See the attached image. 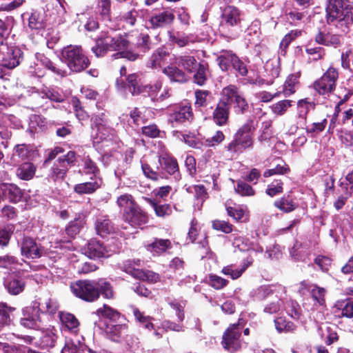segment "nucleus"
<instances>
[{"label":"nucleus","mask_w":353,"mask_h":353,"mask_svg":"<svg viewBox=\"0 0 353 353\" xmlns=\"http://www.w3.org/2000/svg\"><path fill=\"white\" fill-rule=\"evenodd\" d=\"M325 20L345 32L353 24V6L349 0H326Z\"/></svg>","instance_id":"f257e3e1"},{"label":"nucleus","mask_w":353,"mask_h":353,"mask_svg":"<svg viewBox=\"0 0 353 353\" xmlns=\"http://www.w3.org/2000/svg\"><path fill=\"white\" fill-rule=\"evenodd\" d=\"M117 205L123 208L122 219L134 228H141L149 221V214L143 209L130 194H123L117 197Z\"/></svg>","instance_id":"f03ea898"},{"label":"nucleus","mask_w":353,"mask_h":353,"mask_svg":"<svg viewBox=\"0 0 353 353\" xmlns=\"http://www.w3.org/2000/svg\"><path fill=\"white\" fill-rule=\"evenodd\" d=\"M94 42L91 51L97 57H103L108 52L128 49L130 46L126 35L116 34L114 30H102Z\"/></svg>","instance_id":"7ed1b4c3"},{"label":"nucleus","mask_w":353,"mask_h":353,"mask_svg":"<svg viewBox=\"0 0 353 353\" xmlns=\"http://www.w3.org/2000/svg\"><path fill=\"white\" fill-rule=\"evenodd\" d=\"M61 61L74 73H80L90 65V61L81 46L68 45L61 50Z\"/></svg>","instance_id":"20e7f679"},{"label":"nucleus","mask_w":353,"mask_h":353,"mask_svg":"<svg viewBox=\"0 0 353 353\" xmlns=\"http://www.w3.org/2000/svg\"><path fill=\"white\" fill-rule=\"evenodd\" d=\"M245 325V321L240 318L237 323L230 324L224 331L221 345L230 353H236L241 349V333Z\"/></svg>","instance_id":"39448f33"},{"label":"nucleus","mask_w":353,"mask_h":353,"mask_svg":"<svg viewBox=\"0 0 353 353\" xmlns=\"http://www.w3.org/2000/svg\"><path fill=\"white\" fill-rule=\"evenodd\" d=\"M221 94L228 103L230 109L232 108L236 114L243 115L248 112L250 109L248 101L237 85L230 84L224 87Z\"/></svg>","instance_id":"423d86ee"},{"label":"nucleus","mask_w":353,"mask_h":353,"mask_svg":"<svg viewBox=\"0 0 353 353\" xmlns=\"http://www.w3.org/2000/svg\"><path fill=\"white\" fill-rule=\"evenodd\" d=\"M70 287L75 296L85 302L92 303L99 299L96 280H78L71 283Z\"/></svg>","instance_id":"0eeeda50"},{"label":"nucleus","mask_w":353,"mask_h":353,"mask_svg":"<svg viewBox=\"0 0 353 353\" xmlns=\"http://www.w3.org/2000/svg\"><path fill=\"white\" fill-rule=\"evenodd\" d=\"M339 70L330 65L323 74L314 82V89L321 95L329 96L336 87Z\"/></svg>","instance_id":"6e6552de"},{"label":"nucleus","mask_w":353,"mask_h":353,"mask_svg":"<svg viewBox=\"0 0 353 353\" xmlns=\"http://www.w3.org/2000/svg\"><path fill=\"white\" fill-rule=\"evenodd\" d=\"M43 314L37 303L32 305L26 307L23 310V317L20 319V324L28 329L40 330L44 326L41 314Z\"/></svg>","instance_id":"1a4fd4ad"},{"label":"nucleus","mask_w":353,"mask_h":353,"mask_svg":"<svg viewBox=\"0 0 353 353\" xmlns=\"http://www.w3.org/2000/svg\"><path fill=\"white\" fill-rule=\"evenodd\" d=\"M18 244L20 246L21 256L26 259H39L43 254V247L30 236L23 235Z\"/></svg>","instance_id":"9d476101"},{"label":"nucleus","mask_w":353,"mask_h":353,"mask_svg":"<svg viewBox=\"0 0 353 353\" xmlns=\"http://www.w3.org/2000/svg\"><path fill=\"white\" fill-rule=\"evenodd\" d=\"M115 85L119 90H125L128 91L132 97H138L142 94L143 83L141 75L139 73L134 72L129 74L126 80L117 79Z\"/></svg>","instance_id":"9b49d317"},{"label":"nucleus","mask_w":353,"mask_h":353,"mask_svg":"<svg viewBox=\"0 0 353 353\" xmlns=\"http://www.w3.org/2000/svg\"><path fill=\"white\" fill-rule=\"evenodd\" d=\"M243 13L237 7L234 6H226L221 14V28L222 29H230V28H241Z\"/></svg>","instance_id":"f8f14e48"},{"label":"nucleus","mask_w":353,"mask_h":353,"mask_svg":"<svg viewBox=\"0 0 353 353\" xmlns=\"http://www.w3.org/2000/svg\"><path fill=\"white\" fill-rule=\"evenodd\" d=\"M230 108L224 96L221 93V97L215 104L210 119L219 126H226L230 123Z\"/></svg>","instance_id":"ddd939ff"},{"label":"nucleus","mask_w":353,"mask_h":353,"mask_svg":"<svg viewBox=\"0 0 353 353\" xmlns=\"http://www.w3.org/2000/svg\"><path fill=\"white\" fill-rule=\"evenodd\" d=\"M194 120V114L190 103L179 104L174 107L172 112L169 114L168 121L172 124L183 125L192 123Z\"/></svg>","instance_id":"4468645a"},{"label":"nucleus","mask_w":353,"mask_h":353,"mask_svg":"<svg viewBox=\"0 0 353 353\" xmlns=\"http://www.w3.org/2000/svg\"><path fill=\"white\" fill-rule=\"evenodd\" d=\"M0 52L3 55L1 66L8 70L18 66L23 59V53L21 49L10 45L0 48Z\"/></svg>","instance_id":"2eb2a0df"},{"label":"nucleus","mask_w":353,"mask_h":353,"mask_svg":"<svg viewBox=\"0 0 353 353\" xmlns=\"http://www.w3.org/2000/svg\"><path fill=\"white\" fill-rule=\"evenodd\" d=\"M314 41L321 46L339 48L342 46L343 37L339 34H334L327 30L325 25L319 28L314 37Z\"/></svg>","instance_id":"dca6fc26"},{"label":"nucleus","mask_w":353,"mask_h":353,"mask_svg":"<svg viewBox=\"0 0 353 353\" xmlns=\"http://www.w3.org/2000/svg\"><path fill=\"white\" fill-rule=\"evenodd\" d=\"M3 286L7 292L12 296L22 293L26 287V281L19 271H14L3 279Z\"/></svg>","instance_id":"f3484780"},{"label":"nucleus","mask_w":353,"mask_h":353,"mask_svg":"<svg viewBox=\"0 0 353 353\" xmlns=\"http://www.w3.org/2000/svg\"><path fill=\"white\" fill-rule=\"evenodd\" d=\"M38 155V150L34 148L33 145L26 143L17 144L13 148L10 161L13 165H16V157H19L21 161H30L34 160Z\"/></svg>","instance_id":"a211bd4d"},{"label":"nucleus","mask_w":353,"mask_h":353,"mask_svg":"<svg viewBox=\"0 0 353 353\" xmlns=\"http://www.w3.org/2000/svg\"><path fill=\"white\" fill-rule=\"evenodd\" d=\"M158 162L161 168L169 175L173 176L176 181L181 179L178 161L175 157L169 154H163L158 157Z\"/></svg>","instance_id":"6ab92c4d"},{"label":"nucleus","mask_w":353,"mask_h":353,"mask_svg":"<svg viewBox=\"0 0 353 353\" xmlns=\"http://www.w3.org/2000/svg\"><path fill=\"white\" fill-rule=\"evenodd\" d=\"M175 19L174 13L170 10H163L152 14L148 23L151 29L163 28L171 25Z\"/></svg>","instance_id":"aec40b11"},{"label":"nucleus","mask_w":353,"mask_h":353,"mask_svg":"<svg viewBox=\"0 0 353 353\" xmlns=\"http://www.w3.org/2000/svg\"><path fill=\"white\" fill-rule=\"evenodd\" d=\"M96 314L99 319L108 321L111 323L128 321L124 314L105 303L96 310Z\"/></svg>","instance_id":"412c9836"},{"label":"nucleus","mask_w":353,"mask_h":353,"mask_svg":"<svg viewBox=\"0 0 353 353\" xmlns=\"http://www.w3.org/2000/svg\"><path fill=\"white\" fill-rule=\"evenodd\" d=\"M255 131L256 126L254 125V121L248 119L237 129L234 135L252 149L254 143V135Z\"/></svg>","instance_id":"4be33fe9"},{"label":"nucleus","mask_w":353,"mask_h":353,"mask_svg":"<svg viewBox=\"0 0 353 353\" xmlns=\"http://www.w3.org/2000/svg\"><path fill=\"white\" fill-rule=\"evenodd\" d=\"M239 56L231 50L223 49L216 58L217 64L223 72H232V69Z\"/></svg>","instance_id":"5701e85b"},{"label":"nucleus","mask_w":353,"mask_h":353,"mask_svg":"<svg viewBox=\"0 0 353 353\" xmlns=\"http://www.w3.org/2000/svg\"><path fill=\"white\" fill-rule=\"evenodd\" d=\"M170 56V52L165 46L157 48L149 57L148 65L152 69H159L162 65L167 62Z\"/></svg>","instance_id":"b1692460"},{"label":"nucleus","mask_w":353,"mask_h":353,"mask_svg":"<svg viewBox=\"0 0 353 353\" xmlns=\"http://www.w3.org/2000/svg\"><path fill=\"white\" fill-rule=\"evenodd\" d=\"M338 318H353V299L351 298L337 301L332 307Z\"/></svg>","instance_id":"393cba45"},{"label":"nucleus","mask_w":353,"mask_h":353,"mask_svg":"<svg viewBox=\"0 0 353 353\" xmlns=\"http://www.w3.org/2000/svg\"><path fill=\"white\" fill-rule=\"evenodd\" d=\"M128 321L117 323L116 324H106L105 328V335L108 339L114 342L119 343L121 341L123 333L128 330Z\"/></svg>","instance_id":"a878e982"},{"label":"nucleus","mask_w":353,"mask_h":353,"mask_svg":"<svg viewBox=\"0 0 353 353\" xmlns=\"http://www.w3.org/2000/svg\"><path fill=\"white\" fill-rule=\"evenodd\" d=\"M0 189L3 196L12 203H18L23 196V190L14 183H1Z\"/></svg>","instance_id":"bb28decb"},{"label":"nucleus","mask_w":353,"mask_h":353,"mask_svg":"<svg viewBox=\"0 0 353 353\" xmlns=\"http://www.w3.org/2000/svg\"><path fill=\"white\" fill-rule=\"evenodd\" d=\"M94 228L98 235L104 237L114 232V225L108 215H101L97 218Z\"/></svg>","instance_id":"cd10ccee"},{"label":"nucleus","mask_w":353,"mask_h":353,"mask_svg":"<svg viewBox=\"0 0 353 353\" xmlns=\"http://www.w3.org/2000/svg\"><path fill=\"white\" fill-rule=\"evenodd\" d=\"M194 70L195 71L192 72L193 83L199 86L204 85L208 79V74L210 73L208 62L203 59L201 60Z\"/></svg>","instance_id":"c85d7f7f"},{"label":"nucleus","mask_w":353,"mask_h":353,"mask_svg":"<svg viewBox=\"0 0 353 353\" xmlns=\"http://www.w3.org/2000/svg\"><path fill=\"white\" fill-rule=\"evenodd\" d=\"M172 244L168 239L154 238L153 241L145 245L146 250L153 255L160 256L172 249Z\"/></svg>","instance_id":"c756f323"},{"label":"nucleus","mask_w":353,"mask_h":353,"mask_svg":"<svg viewBox=\"0 0 353 353\" xmlns=\"http://www.w3.org/2000/svg\"><path fill=\"white\" fill-rule=\"evenodd\" d=\"M101 186V179L90 177V181L76 184L74 192L79 195L94 194Z\"/></svg>","instance_id":"7c9ffc66"},{"label":"nucleus","mask_w":353,"mask_h":353,"mask_svg":"<svg viewBox=\"0 0 353 353\" xmlns=\"http://www.w3.org/2000/svg\"><path fill=\"white\" fill-rule=\"evenodd\" d=\"M143 199L153 208L155 215L165 219L172 214V208L170 203H161L156 199L143 197Z\"/></svg>","instance_id":"2f4dec72"},{"label":"nucleus","mask_w":353,"mask_h":353,"mask_svg":"<svg viewBox=\"0 0 353 353\" xmlns=\"http://www.w3.org/2000/svg\"><path fill=\"white\" fill-rule=\"evenodd\" d=\"M107 250L102 243L96 239H91L85 249V254L92 259L105 257L107 254Z\"/></svg>","instance_id":"473e14b6"},{"label":"nucleus","mask_w":353,"mask_h":353,"mask_svg":"<svg viewBox=\"0 0 353 353\" xmlns=\"http://www.w3.org/2000/svg\"><path fill=\"white\" fill-rule=\"evenodd\" d=\"M162 72L168 77L171 82L184 83L188 80L185 71L176 65H169L162 70Z\"/></svg>","instance_id":"72a5a7b5"},{"label":"nucleus","mask_w":353,"mask_h":353,"mask_svg":"<svg viewBox=\"0 0 353 353\" xmlns=\"http://www.w3.org/2000/svg\"><path fill=\"white\" fill-rule=\"evenodd\" d=\"M37 171V166L30 161H24L19 165L15 171L16 176L21 180L32 179Z\"/></svg>","instance_id":"f704fd0d"},{"label":"nucleus","mask_w":353,"mask_h":353,"mask_svg":"<svg viewBox=\"0 0 353 353\" xmlns=\"http://www.w3.org/2000/svg\"><path fill=\"white\" fill-rule=\"evenodd\" d=\"M224 150L229 155L234 157L242 154L247 150H252V148L234 134L233 139L224 146Z\"/></svg>","instance_id":"c9c22d12"},{"label":"nucleus","mask_w":353,"mask_h":353,"mask_svg":"<svg viewBox=\"0 0 353 353\" xmlns=\"http://www.w3.org/2000/svg\"><path fill=\"white\" fill-rule=\"evenodd\" d=\"M96 286L99 292V299L101 295L105 299H113L115 297V292L112 284L106 279L101 278L96 280Z\"/></svg>","instance_id":"e433bc0d"},{"label":"nucleus","mask_w":353,"mask_h":353,"mask_svg":"<svg viewBox=\"0 0 353 353\" xmlns=\"http://www.w3.org/2000/svg\"><path fill=\"white\" fill-rule=\"evenodd\" d=\"M303 31L300 29H294L290 30L282 39L279 44V54L285 56L288 52V48L290 43L295 41L297 38L302 36Z\"/></svg>","instance_id":"4c0bfd02"},{"label":"nucleus","mask_w":353,"mask_h":353,"mask_svg":"<svg viewBox=\"0 0 353 353\" xmlns=\"http://www.w3.org/2000/svg\"><path fill=\"white\" fill-rule=\"evenodd\" d=\"M85 225V217L79 214L74 220L70 221L65 227L66 234L70 238H74Z\"/></svg>","instance_id":"58836bf2"},{"label":"nucleus","mask_w":353,"mask_h":353,"mask_svg":"<svg viewBox=\"0 0 353 353\" xmlns=\"http://www.w3.org/2000/svg\"><path fill=\"white\" fill-rule=\"evenodd\" d=\"M163 84V80L161 79H158L147 84L143 83L141 96L150 97L151 100L154 102L157 95L162 89Z\"/></svg>","instance_id":"ea45409f"},{"label":"nucleus","mask_w":353,"mask_h":353,"mask_svg":"<svg viewBox=\"0 0 353 353\" xmlns=\"http://www.w3.org/2000/svg\"><path fill=\"white\" fill-rule=\"evenodd\" d=\"M28 27L32 30H40L44 29L46 23L43 14L37 10H32L28 17Z\"/></svg>","instance_id":"a19ab883"},{"label":"nucleus","mask_w":353,"mask_h":353,"mask_svg":"<svg viewBox=\"0 0 353 353\" xmlns=\"http://www.w3.org/2000/svg\"><path fill=\"white\" fill-rule=\"evenodd\" d=\"M300 77V72L292 73L288 76L285 81L284 82L282 90V92L285 97H290L295 93V88L299 84Z\"/></svg>","instance_id":"79ce46f5"},{"label":"nucleus","mask_w":353,"mask_h":353,"mask_svg":"<svg viewBox=\"0 0 353 353\" xmlns=\"http://www.w3.org/2000/svg\"><path fill=\"white\" fill-rule=\"evenodd\" d=\"M275 328L279 333H294L297 329V325L287 319L285 316H279L274 321Z\"/></svg>","instance_id":"37998d69"},{"label":"nucleus","mask_w":353,"mask_h":353,"mask_svg":"<svg viewBox=\"0 0 353 353\" xmlns=\"http://www.w3.org/2000/svg\"><path fill=\"white\" fill-rule=\"evenodd\" d=\"M176 63L187 72L192 74L195 71L194 69L198 65L199 62H197L194 56L185 54L177 57L176 58Z\"/></svg>","instance_id":"c03bdc74"},{"label":"nucleus","mask_w":353,"mask_h":353,"mask_svg":"<svg viewBox=\"0 0 353 353\" xmlns=\"http://www.w3.org/2000/svg\"><path fill=\"white\" fill-rule=\"evenodd\" d=\"M275 208L285 213H290L297 208V204L289 195H284L274 202Z\"/></svg>","instance_id":"a18cd8bd"},{"label":"nucleus","mask_w":353,"mask_h":353,"mask_svg":"<svg viewBox=\"0 0 353 353\" xmlns=\"http://www.w3.org/2000/svg\"><path fill=\"white\" fill-rule=\"evenodd\" d=\"M141 168L143 175L148 180L157 182L160 179L163 178L161 173L159 172V167L158 165L154 168L148 162H141Z\"/></svg>","instance_id":"49530a36"},{"label":"nucleus","mask_w":353,"mask_h":353,"mask_svg":"<svg viewBox=\"0 0 353 353\" xmlns=\"http://www.w3.org/2000/svg\"><path fill=\"white\" fill-rule=\"evenodd\" d=\"M131 276L134 279L153 283H157L160 280L159 274L152 271L143 270L139 268L136 269Z\"/></svg>","instance_id":"de8ad7c7"},{"label":"nucleus","mask_w":353,"mask_h":353,"mask_svg":"<svg viewBox=\"0 0 353 353\" xmlns=\"http://www.w3.org/2000/svg\"><path fill=\"white\" fill-rule=\"evenodd\" d=\"M287 22L293 26H300L304 22L306 17V12H301L297 8L290 10L285 14Z\"/></svg>","instance_id":"09e8293b"},{"label":"nucleus","mask_w":353,"mask_h":353,"mask_svg":"<svg viewBox=\"0 0 353 353\" xmlns=\"http://www.w3.org/2000/svg\"><path fill=\"white\" fill-rule=\"evenodd\" d=\"M60 318L62 323L68 330L75 334L78 332L80 323L74 314L70 313H61Z\"/></svg>","instance_id":"8fccbe9b"},{"label":"nucleus","mask_w":353,"mask_h":353,"mask_svg":"<svg viewBox=\"0 0 353 353\" xmlns=\"http://www.w3.org/2000/svg\"><path fill=\"white\" fill-rule=\"evenodd\" d=\"M111 0H97V13L102 20L111 21Z\"/></svg>","instance_id":"3c124183"},{"label":"nucleus","mask_w":353,"mask_h":353,"mask_svg":"<svg viewBox=\"0 0 353 353\" xmlns=\"http://www.w3.org/2000/svg\"><path fill=\"white\" fill-rule=\"evenodd\" d=\"M68 172V168L63 167L59 163L55 161L51 167L48 178L54 182L59 180L63 181L65 179Z\"/></svg>","instance_id":"603ef678"},{"label":"nucleus","mask_w":353,"mask_h":353,"mask_svg":"<svg viewBox=\"0 0 353 353\" xmlns=\"http://www.w3.org/2000/svg\"><path fill=\"white\" fill-rule=\"evenodd\" d=\"M236 183L234 191L241 196H253L256 194L255 190L245 180L239 179Z\"/></svg>","instance_id":"864d4df0"},{"label":"nucleus","mask_w":353,"mask_h":353,"mask_svg":"<svg viewBox=\"0 0 353 353\" xmlns=\"http://www.w3.org/2000/svg\"><path fill=\"white\" fill-rule=\"evenodd\" d=\"M15 310L6 303H0V327L7 326L11 323V316Z\"/></svg>","instance_id":"5fc2aeb1"},{"label":"nucleus","mask_w":353,"mask_h":353,"mask_svg":"<svg viewBox=\"0 0 353 353\" xmlns=\"http://www.w3.org/2000/svg\"><path fill=\"white\" fill-rule=\"evenodd\" d=\"M56 161L69 170V168L74 166L77 162V152L70 150L65 154L59 157Z\"/></svg>","instance_id":"6e6d98bb"},{"label":"nucleus","mask_w":353,"mask_h":353,"mask_svg":"<svg viewBox=\"0 0 353 353\" xmlns=\"http://www.w3.org/2000/svg\"><path fill=\"white\" fill-rule=\"evenodd\" d=\"M141 133L146 137L150 139L162 138L165 132L161 130L157 124L151 123L141 128Z\"/></svg>","instance_id":"4d7b16f0"},{"label":"nucleus","mask_w":353,"mask_h":353,"mask_svg":"<svg viewBox=\"0 0 353 353\" xmlns=\"http://www.w3.org/2000/svg\"><path fill=\"white\" fill-rule=\"evenodd\" d=\"M136 47L140 52L143 54L150 51L152 48V41L150 35L141 33L137 37Z\"/></svg>","instance_id":"13d9d810"},{"label":"nucleus","mask_w":353,"mask_h":353,"mask_svg":"<svg viewBox=\"0 0 353 353\" xmlns=\"http://www.w3.org/2000/svg\"><path fill=\"white\" fill-rule=\"evenodd\" d=\"M12 26L6 21L0 19V48L8 46V40L12 32Z\"/></svg>","instance_id":"bf43d9fd"},{"label":"nucleus","mask_w":353,"mask_h":353,"mask_svg":"<svg viewBox=\"0 0 353 353\" xmlns=\"http://www.w3.org/2000/svg\"><path fill=\"white\" fill-rule=\"evenodd\" d=\"M285 310L287 314L294 320L299 321L302 316V310L299 303L294 300L287 302Z\"/></svg>","instance_id":"052dcab7"},{"label":"nucleus","mask_w":353,"mask_h":353,"mask_svg":"<svg viewBox=\"0 0 353 353\" xmlns=\"http://www.w3.org/2000/svg\"><path fill=\"white\" fill-rule=\"evenodd\" d=\"M71 104L75 112V115L79 121H85L88 119L89 115L87 113V112L84 110V107L82 105V102L78 97H72Z\"/></svg>","instance_id":"680f3d73"},{"label":"nucleus","mask_w":353,"mask_h":353,"mask_svg":"<svg viewBox=\"0 0 353 353\" xmlns=\"http://www.w3.org/2000/svg\"><path fill=\"white\" fill-rule=\"evenodd\" d=\"M14 230V225L12 224L0 226V246L6 247L8 245Z\"/></svg>","instance_id":"e2e57ef3"},{"label":"nucleus","mask_w":353,"mask_h":353,"mask_svg":"<svg viewBox=\"0 0 353 353\" xmlns=\"http://www.w3.org/2000/svg\"><path fill=\"white\" fill-rule=\"evenodd\" d=\"M211 92L208 90H196L194 91V106L199 110H201L208 105L207 97Z\"/></svg>","instance_id":"0e129e2a"},{"label":"nucleus","mask_w":353,"mask_h":353,"mask_svg":"<svg viewBox=\"0 0 353 353\" xmlns=\"http://www.w3.org/2000/svg\"><path fill=\"white\" fill-rule=\"evenodd\" d=\"M83 170L85 174H92L94 179H98L97 176L100 174V170L97 163L87 156L83 160Z\"/></svg>","instance_id":"69168bd1"},{"label":"nucleus","mask_w":353,"mask_h":353,"mask_svg":"<svg viewBox=\"0 0 353 353\" xmlns=\"http://www.w3.org/2000/svg\"><path fill=\"white\" fill-rule=\"evenodd\" d=\"M133 314L135 319L139 321L145 328L151 330L154 329V324L152 322V318L150 316H145L137 307L133 308Z\"/></svg>","instance_id":"338daca9"},{"label":"nucleus","mask_w":353,"mask_h":353,"mask_svg":"<svg viewBox=\"0 0 353 353\" xmlns=\"http://www.w3.org/2000/svg\"><path fill=\"white\" fill-rule=\"evenodd\" d=\"M17 257L11 254L0 256V268L11 270L17 265H21Z\"/></svg>","instance_id":"774afa93"}]
</instances>
